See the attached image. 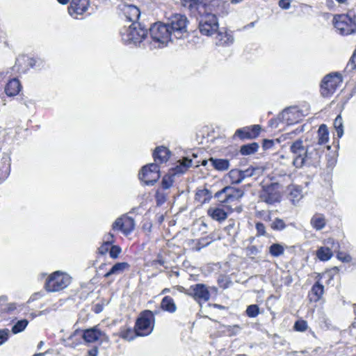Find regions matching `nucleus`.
Listing matches in <instances>:
<instances>
[{"mask_svg": "<svg viewBox=\"0 0 356 356\" xmlns=\"http://www.w3.org/2000/svg\"><path fill=\"white\" fill-rule=\"evenodd\" d=\"M184 6L192 11L196 10L200 15L199 29L204 35L211 36L219 28L218 19L214 14L209 13L208 6L200 0H182Z\"/></svg>", "mask_w": 356, "mask_h": 356, "instance_id": "f257e3e1", "label": "nucleus"}, {"mask_svg": "<svg viewBox=\"0 0 356 356\" xmlns=\"http://www.w3.org/2000/svg\"><path fill=\"white\" fill-rule=\"evenodd\" d=\"M149 30L152 44L154 47H165L169 42H173L175 40L166 23L156 22Z\"/></svg>", "mask_w": 356, "mask_h": 356, "instance_id": "f03ea898", "label": "nucleus"}, {"mask_svg": "<svg viewBox=\"0 0 356 356\" xmlns=\"http://www.w3.org/2000/svg\"><path fill=\"white\" fill-rule=\"evenodd\" d=\"M166 24L175 40L182 39L188 35V20L184 15L171 14L167 17Z\"/></svg>", "mask_w": 356, "mask_h": 356, "instance_id": "7ed1b4c3", "label": "nucleus"}, {"mask_svg": "<svg viewBox=\"0 0 356 356\" xmlns=\"http://www.w3.org/2000/svg\"><path fill=\"white\" fill-rule=\"evenodd\" d=\"M147 30L138 22H133L120 31L122 41L126 44H137L146 37Z\"/></svg>", "mask_w": 356, "mask_h": 356, "instance_id": "20e7f679", "label": "nucleus"}, {"mask_svg": "<svg viewBox=\"0 0 356 356\" xmlns=\"http://www.w3.org/2000/svg\"><path fill=\"white\" fill-rule=\"evenodd\" d=\"M71 283V277L63 272L56 271L47 280L45 288L49 292H56L67 287Z\"/></svg>", "mask_w": 356, "mask_h": 356, "instance_id": "39448f33", "label": "nucleus"}, {"mask_svg": "<svg viewBox=\"0 0 356 356\" xmlns=\"http://www.w3.org/2000/svg\"><path fill=\"white\" fill-rule=\"evenodd\" d=\"M155 318H153V314L150 310H145L138 318L135 331L138 336H147L149 334L154 327Z\"/></svg>", "mask_w": 356, "mask_h": 356, "instance_id": "423d86ee", "label": "nucleus"}, {"mask_svg": "<svg viewBox=\"0 0 356 356\" xmlns=\"http://www.w3.org/2000/svg\"><path fill=\"white\" fill-rule=\"evenodd\" d=\"M334 25L341 35H349L356 31L355 20L348 15H339L334 17Z\"/></svg>", "mask_w": 356, "mask_h": 356, "instance_id": "0eeeda50", "label": "nucleus"}, {"mask_svg": "<svg viewBox=\"0 0 356 356\" xmlns=\"http://www.w3.org/2000/svg\"><path fill=\"white\" fill-rule=\"evenodd\" d=\"M342 83V77L340 74H330L325 76L322 81L321 92L323 97L332 95L337 87Z\"/></svg>", "mask_w": 356, "mask_h": 356, "instance_id": "6e6552de", "label": "nucleus"}, {"mask_svg": "<svg viewBox=\"0 0 356 356\" xmlns=\"http://www.w3.org/2000/svg\"><path fill=\"white\" fill-rule=\"evenodd\" d=\"M159 177V168L157 163H150L144 166L139 173L140 179L146 185H154Z\"/></svg>", "mask_w": 356, "mask_h": 356, "instance_id": "1a4fd4ad", "label": "nucleus"}, {"mask_svg": "<svg viewBox=\"0 0 356 356\" xmlns=\"http://www.w3.org/2000/svg\"><path fill=\"white\" fill-rule=\"evenodd\" d=\"M135 228L134 220L126 215L118 218L112 225L114 231H120L124 235H129Z\"/></svg>", "mask_w": 356, "mask_h": 356, "instance_id": "9d476101", "label": "nucleus"}, {"mask_svg": "<svg viewBox=\"0 0 356 356\" xmlns=\"http://www.w3.org/2000/svg\"><path fill=\"white\" fill-rule=\"evenodd\" d=\"M302 143L301 140H298L290 147L291 152L294 154L293 165L297 168H300L305 164L306 149Z\"/></svg>", "mask_w": 356, "mask_h": 356, "instance_id": "9b49d317", "label": "nucleus"}, {"mask_svg": "<svg viewBox=\"0 0 356 356\" xmlns=\"http://www.w3.org/2000/svg\"><path fill=\"white\" fill-rule=\"evenodd\" d=\"M243 192L238 188L225 187L222 191L216 193V197L223 203H232L238 201L243 195Z\"/></svg>", "mask_w": 356, "mask_h": 356, "instance_id": "f8f14e48", "label": "nucleus"}, {"mask_svg": "<svg viewBox=\"0 0 356 356\" xmlns=\"http://www.w3.org/2000/svg\"><path fill=\"white\" fill-rule=\"evenodd\" d=\"M88 0H72L68 8L69 14L74 18L83 14L88 8Z\"/></svg>", "mask_w": 356, "mask_h": 356, "instance_id": "ddd939ff", "label": "nucleus"}, {"mask_svg": "<svg viewBox=\"0 0 356 356\" xmlns=\"http://www.w3.org/2000/svg\"><path fill=\"white\" fill-rule=\"evenodd\" d=\"M261 128L259 125L255 124L250 127H245L236 131L234 136L241 139H252L257 138Z\"/></svg>", "mask_w": 356, "mask_h": 356, "instance_id": "4468645a", "label": "nucleus"}, {"mask_svg": "<svg viewBox=\"0 0 356 356\" xmlns=\"http://www.w3.org/2000/svg\"><path fill=\"white\" fill-rule=\"evenodd\" d=\"M191 289L192 292L190 293L189 295L192 296L195 299L203 300L204 302L209 300L210 293L204 284H197L192 286Z\"/></svg>", "mask_w": 356, "mask_h": 356, "instance_id": "2eb2a0df", "label": "nucleus"}, {"mask_svg": "<svg viewBox=\"0 0 356 356\" xmlns=\"http://www.w3.org/2000/svg\"><path fill=\"white\" fill-rule=\"evenodd\" d=\"M105 337V334L102 332L97 326L86 330L83 334L84 340L88 343H93L102 340Z\"/></svg>", "mask_w": 356, "mask_h": 356, "instance_id": "dca6fc26", "label": "nucleus"}, {"mask_svg": "<svg viewBox=\"0 0 356 356\" xmlns=\"http://www.w3.org/2000/svg\"><path fill=\"white\" fill-rule=\"evenodd\" d=\"M324 149L321 147L316 146L315 144L308 146L305 153V163L309 161L311 163L316 162L323 153Z\"/></svg>", "mask_w": 356, "mask_h": 356, "instance_id": "f3484780", "label": "nucleus"}, {"mask_svg": "<svg viewBox=\"0 0 356 356\" xmlns=\"http://www.w3.org/2000/svg\"><path fill=\"white\" fill-rule=\"evenodd\" d=\"M327 224L325 216L320 213H315L310 220L311 226L316 231L322 230Z\"/></svg>", "mask_w": 356, "mask_h": 356, "instance_id": "a211bd4d", "label": "nucleus"}, {"mask_svg": "<svg viewBox=\"0 0 356 356\" xmlns=\"http://www.w3.org/2000/svg\"><path fill=\"white\" fill-rule=\"evenodd\" d=\"M170 152L165 147H158L154 152L153 156L156 163L166 162L170 158Z\"/></svg>", "mask_w": 356, "mask_h": 356, "instance_id": "6ab92c4d", "label": "nucleus"}, {"mask_svg": "<svg viewBox=\"0 0 356 356\" xmlns=\"http://www.w3.org/2000/svg\"><path fill=\"white\" fill-rule=\"evenodd\" d=\"M234 42L233 36L227 31H221L217 33L216 37V44L218 46H227L232 44Z\"/></svg>", "mask_w": 356, "mask_h": 356, "instance_id": "aec40b11", "label": "nucleus"}, {"mask_svg": "<svg viewBox=\"0 0 356 356\" xmlns=\"http://www.w3.org/2000/svg\"><path fill=\"white\" fill-rule=\"evenodd\" d=\"M161 308L162 310L167 312L170 314L176 312L177 307L175 300L170 296H165L161 302Z\"/></svg>", "mask_w": 356, "mask_h": 356, "instance_id": "412c9836", "label": "nucleus"}, {"mask_svg": "<svg viewBox=\"0 0 356 356\" xmlns=\"http://www.w3.org/2000/svg\"><path fill=\"white\" fill-rule=\"evenodd\" d=\"M21 89V85L19 80L13 79L9 81L5 87V92L8 96L12 97L17 95Z\"/></svg>", "mask_w": 356, "mask_h": 356, "instance_id": "4be33fe9", "label": "nucleus"}, {"mask_svg": "<svg viewBox=\"0 0 356 356\" xmlns=\"http://www.w3.org/2000/svg\"><path fill=\"white\" fill-rule=\"evenodd\" d=\"M329 140V132L325 124H321L318 130V141L314 143L316 146L321 147Z\"/></svg>", "mask_w": 356, "mask_h": 356, "instance_id": "5701e85b", "label": "nucleus"}, {"mask_svg": "<svg viewBox=\"0 0 356 356\" xmlns=\"http://www.w3.org/2000/svg\"><path fill=\"white\" fill-rule=\"evenodd\" d=\"M129 268V264L127 262H118L116 263L113 267L108 271L105 275V277H109L113 275H120L125 270Z\"/></svg>", "mask_w": 356, "mask_h": 356, "instance_id": "b1692460", "label": "nucleus"}, {"mask_svg": "<svg viewBox=\"0 0 356 356\" xmlns=\"http://www.w3.org/2000/svg\"><path fill=\"white\" fill-rule=\"evenodd\" d=\"M17 309V305L14 302H8L6 296L0 297V314L11 313Z\"/></svg>", "mask_w": 356, "mask_h": 356, "instance_id": "393cba45", "label": "nucleus"}, {"mask_svg": "<svg viewBox=\"0 0 356 356\" xmlns=\"http://www.w3.org/2000/svg\"><path fill=\"white\" fill-rule=\"evenodd\" d=\"M208 215L212 218V219L217 221H222L227 218V213L221 208L219 207H211L208 209Z\"/></svg>", "mask_w": 356, "mask_h": 356, "instance_id": "a878e982", "label": "nucleus"}, {"mask_svg": "<svg viewBox=\"0 0 356 356\" xmlns=\"http://www.w3.org/2000/svg\"><path fill=\"white\" fill-rule=\"evenodd\" d=\"M324 293V286L318 282H316L311 289V299L315 302L318 301Z\"/></svg>", "mask_w": 356, "mask_h": 356, "instance_id": "bb28decb", "label": "nucleus"}, {"mask_svg": "<svg viewBox=\"0 0 356 356\" xmlns=\"http://www.w3.org/2000/svg\"><path fill=\"white\" fill-rule=\"evenodd\" d=\"M209 161L213 168L219 171L227 170L229 168V161L227 159L211 158Z\"/></svg>", "mask_w": 356, "mask_h": 356, "instance_id": "cd10ccee", "label": "nucleus"}, {"mask_svg": "<svg viewBox=\"0 0 356 356\" xmlns=\"http://www.w3.org/2000/svg\"><path fill=\"white\" fill-rule=\"evenodd\" d=\"M124 13L127 15L129 22H132V23L137 22L136 20L138 19L140 14L139 9L134 5L127 6Z\"/></svg>", "mask_w": 356, "mask_h": 356, "instance_id": "c85d7f7f", "label": "nucleus"}, {"mask_svg": "<svg viewBox=\"0 0 356 356\" xmlns=\"http://www.w3.org/2000/svg\"><path fill=\"white\" fill-rule=\"evenodd\" d=\"M316 255L321 261H327L333 255L330 247H321L316 252Z\"/></svg>", "mask_w": 356, "mask_h": 356, "instance_id": "c756f323", "label": "nucleus"}, {"mask_svg": "<svg viewBox=\"0 0 356 356\" xmlns=\"http://www.w3.org/2000/svg\"><path fill=\"white\" fill-rule=\"evenodd\" d=\"M227 178L229 179V182L232 184H238L243 181L241 170L237 169L231 170L227 174Z\"/></svg>", "mask_w": 356, "mask_h": 356, "instance_id": "7c9ffc66", "label": "nucleus"}, {"mask_svg": "<svg viewBox=\"0 0 356 356\" xmlns=\"http://www.w3.org/2000/svg\"><path fill=\"white\" fill-rule=\"evenodd\" d=\"M259 145L257 143H252L241 146L240 152L242 155H250L257 151Z\"/></svg>", "mask_w": 356, "mask_h": 356, "instance_id": "2f4dec72", "label": "nucleus"}, {"mask_svg": "<svg viewBox=\"0 0 356 356\" xmlns=\"http://www.w3.org/2000/svg\"><path fill=\"white\" fill-rule=\"evenodd\" d=\"M179 165L176 166V173H184L186 170L191 166L192 160L188 158H184L182 160L178 161Z\"/></svg>", "mask_w": 356, "mask_h": 356, "instance_id": "473e14b6", "label": "nucleus"}, {"mask_svg": "<svg viewBox=\"0 0 356 356\" xmlns=\"http://www.w3.org/2000/svg\"><path fill=\"white\" fill-rule=\"evenodd\" d=\"M295 113V108H286L282 112L280 116L282 120L285 121L287 124H293L294 122L293 117Z\"/></svg>", "mask_w": 356, "mask_h": 356, "instance_id": "72a5a7b5", "label": "nucleus"}, {"mask_svg": "<svg viewBox=\"0 0 356 356\" xmlns=\"http://www.w3.org/2000/svg\"><path fill=\"white\" fill-rule=\"evenodd\" d=\"M284 252V248L280 243H273L269 247V253L275 257L282 255Z\"/></svg>", "mask_w": 356, "mask_h": 356, "instance_id": "f704fd0d", "label": "nucleus"}, {"mask_svg": "<svg viewBox=\"0 0 356 356\" xmlns=\"http://www.w3.org/2000/svg\"><path fill=\"white\" fill-rule=\"evenodd\" d=\"M334 127L337 131V135L341 138L343 134V120L341 115H338L334 121Z\"/></svg>", "mask_w": 356, "mask_h": 356, "instance_id": "c9c22d12", "label": "nucleus"}, {"mask_svg": "<svg viewBox=\"0 0 356 356\" xmlns=\"http://www.w3.org/2000/svg\"><path fill=\"white\" fill-rule=\"evenodd\" d=\"M29 322L26 319L18 321L12 327V332L17 334L22 332L27 326Z\"/></svg>", "mask_w": 356, "mask_h": 356, "instance_id": "e433bc0d", "label": "nucleus"}, {"mask_svg": "<svg viewBox=\"0 0 356 356\" xmlns=\"http://www.w3.org/2000/svg\"><path fill=\"white\" fill-rule=\"evenodd\" d=\"M261 199L265 202L272 204L279 201L280 196L277 193H264L261 196Z\"/></svg>", "mask_w": 356, "mask_h": 356, "instance_id": "4c0bfd02", "label": "nucleus"}, {"mask_svg": "<svg viewBox=\"0 0 356 356\" xmlns=\"http://www.w3.org/2000/svg\"><path fill=\"white\" fill-rule=\"evenodd\" d=\"M168 194L163 191L159 189L156 193V200L157 205H162L167 200Z\"/></svg>", "mask_w": 356, "mask_h": 356, "instance_id": "58836bf2", "label": "nucleus"}, {"mask_svg": "<svg viewBox=\"0 0 356 356\" xmlns=\"http://www.w3.org/2000/svg\"><path fill=\"white\" fill-rule=\"evenodd\" d=\"M136 334V331L132 330L131 329H126L122 330L120 333V337L122 339H124L127 341H131L135 338V335Z\"/></svg>", "mask_w": 356, "mask_h": 356, "instance_id": "ea45409f", "label": "nucleus"}, {"mask_svg": "<svg viewBox=\"0 0 356 356\" xmlns=\"http://www.w3.org/2000/svg\"><path fill=\"white\" fill-rule=\"evenodd\" d=\"M286 227V225L283 220L280 218H275L271 223V228L274 230H283Z\"/></svg>", "mask_w": 356, "mask_h": 356, "instance_id": "a19ab883", "label": "nucleus"}, {"mask_svg": "<svg viewBox=\"0 0 356 356\" xmlns=\"http://www.w3.org/2000/svg\"><path fill=\"white\" fill-rule=\"evenodd\" d=\"M246 313L249 317L254 318L259 313V307L257 305H251L248 307Z\"/></svg>", "mask_w": 356, "mask_h": 356, "instance_id": "79ce46f5", "label": "nucleus"}, {"mask_svg": "<svg viewBox=\"0 0 356 356\" xmlns=\"http://www.w3.org/2000/svg\"><path fill=\"white\" fill-rule=\"evenodd\" d=\"M173 184V179L171 176H164L161 181V187L163 190L170 188Z\"/></svg>", "mask_w": 356, "mask_h": 356, "instance_id": "37998d69", "label": "nucleus"}, {"mask_svg": "<svg viewBox=\"0 0 356 356\" xmlns=\"http://www.w3.org/2000/svg\"><path fill=\"white\" fill-rule=\"evenodd\" d=\"M307 323L304 320H299L295 323L294 329L298 332H304L307 329Z\"/></svg>", "mask_w": 356, "mask_h": 356, "instance_id": "c03bdc74", "label": "nucleus"}, {"mask_svg": "<svg viewBox=\"0 0 356 356\" xmlns=\"http://www.w3.org/2000/svg\"><path fill=\"white\" fill-rule=\"evenodd\" d=\"M122 249L118 245H112L110 248L109 255L112 259H117L121 253Z\"/></svg>", "mask_w": 356, "mask_h": 356, "instance_id": "a18cd8bd", "label": "nucleus"}, {"mask_svg": "<svg viewBox=\"0 0 356 356\" xmlns=\"http://www.w3.org/2000/svg\"><path fill=\"white\" fill-rule=\"evenodd\" d=\"M290 195L292 197V201L296 202L300 200L302 197V191L299 188H293L291 193Z\"/></svg>", "mask_w": 356, "mask_h": 356, "instance_id": "49530a36", "label": "nucleus"}, {"mask_svg": "<svg viewBox=\"0 0 356 356\" xmlns=\"http://www.w3.org/2000/svg\"><path fill=\"white\" fill-rule=\"evenodd\" d=\"M256 171L255 168H248L245 170H241V177H243V180L247 177H252L254 175V172Z\"/></svg>", "mask_w": 356, "mask_h": 356, "instance_id": "de8ad7c7", "label": "nucleus"}, {"mask_svg": "<svg viewBox=\"0 0 356 356\" xmlns=\"http://www.w3.org/2000/svg\"><path fill=\"white\" fill-rule=\"evenodd\" d=\"M9 333L10 332L8 329L0 330V345H2L8 340Z\"/></svg>", "mask_w": 356, "mask_h": 356, "instance_id": "09e8293b", "label": "nucleus"}, {"mask_svg": "<svg viewBox=\"0 0 356 356\" xmlns=\"http://www.w3.org/2000/svg\"><path fill=\"white\" fill-rule=\"evenodd\" d=\"M257 235L264 236L266 234V227L261 222H257L256 224Z\"/></svg>", "mask_w": 356, "mask_h": 356, "instance_id": "8fccbe9b", "label": "nucleus"}, {"mask_svg": "<svg viewBox=\"0 0 356 356\" xmlns=\"http://www.w3.org/2000/svg\"><path fill=\"white\" fill-rule=\"evenodd\" d=\"M325 244L327 245L326 247H330L331 250L337 249L338 248V245L334 242V240L332 238H329L325 241Z\"/></svg>", "mask_w": 356, "mask_h": 356, "instance_id": "3c124183", "label": "nucleus"}, {"mask_svg": "<svg viewBox=\"0 0 356 356\" xmlns=\"http://www.w3.org/2000/svg\"><path fill=\"white\" fill-rule=\"evenodd\" d=\"M348 67H350L352 70L356 68V49L348 63Z\"/></svg>", "mask_w": 356, "mask_h": 356, "instance_id": "603ef678", "label": "nucleus"}, {"mask_svg": "<svg viewBox=\"0 0 356 356\" xmlns=\"http://www.w3.org/2000/svg\"><path fill=\"white\" fill-rule=\"evenodd\" d=\"M240 327L238 325H233V326H228L227 328V331L230 332L229 334H236L238 331L240 330Z\"/></svg>", "mask_w": 356, "mask_h": 356, "instance_id": "864d4df0", "label": "nucleus"}, {"mask_svg": "<svg viewBox=\"0 0 356 356\" xmlns=\"http://www.w3.org/2000/svg\"><path fill=\"white\" fill-rule=\"evenodd\" d=\"M113 234H111V233H108L107 234H106L104 237V242L105 243H108V245H111L113 243Z\"/></svg>", "mask_w": 356, "mask_h": 356, "instance_id": "5fc2aeb1", "label": "nucleus"}, {"mask_svg": "<svg viewBox=\"0 0 356 356\" xmlns=\"http://www.w3.org/2000/svg\"><path fill=\"white\" fill-rule=\"evenodd\" d=\"M110 245L108 243H104L99 248V252L102 254H106L109 250Z\"/></svg>", "mask_w": 356, "mask_h": 356, "instance_id": "6e6d98bb", "label": "nucleus"}, {"mask_svg": "<svg viewBox=\"0 0 356 356\" xmlns=\"http://www.w3.org/2000/svg\"><path fill=\"white\" fill-rule=\"evenodd\" d=\"M290 0H280L279 6L283 9H288L290 7Z\"/></svg>", "mask_w": 356, "mask_h": 356, "instance_id": "4d7b16f0", "label": "nucleus"}, {"mask_svg": "<svg viewBox=\"0 0 356 356\" xmlns=\"http://www.w3.org/2000/svg\"><path fill=\"white\" fill-rule=\"evenodd\" d=\"M165 264V261L159 255L157 259L152 261V266H156V264H159L160 266H164Z\"/></svg>", "mask_w": 356, "mask_h": 356, "instance_id": "13d9d810", "label": "nucleus"}, {"mask_svg": "<svg viewBox=\"0 0 356 356\" xmlns=\"http://www.w3.org/2000/svg\"><path fill=\"white\" fill-rule=\"evenodd\" d=\"M274 142L272 140H264L263 146L265 149H270L273 145Z\"/></svg>", "mask_w": 356, "mask_h": 356, "instance_id": "bf43d9fd", "label": "nucleus"}, {"mask_svg": "<svg viewBox=\"0 0 356 356\" xmlns=\"http://www.w3.org/2000/svg\"><path fill=\"white\" fill-rule=\"evenodd\" d=\"M97 355L98 348L97 347H94L88 352V356H97Z\"/></svg>", "mask_w": 356, "mask_h": 356, "instance_id": "052dcab7", "label": "nucleus"}, {"mask_svg": "<svg viewBox=\"0 0 356 356\" xmlns=\"http://www.w3.org/2000/svg\"><path fill=\"white\" fill-rule=\"evenodd\" d=\"M204 239H202L199 241L198 245H201L200 247L197 248V250H200L202 247L207 245L210 243V242L206 243V244L203 243Z\"/></svg>", "mask_w": 356, "mask_h": 356, "instance_id": "680f3d73", "label": "nucleus"}, {"mask_svg": "<svg viewBox=\"0 0 356 356\" xmlns=\"http://www.w3.org/2000/svg\"><path fill=\"white\" fill-rule=\"evenodd\" d=\"M170 292V289L169 288H165L161 291V294H165V293H168Z\"/></svg>", "mask_w": 356, "mask_h": 356, "instance_id": "e2e57ef3", "label": "nucleus"}, {"mask_svg": "<svg viewBox=\"0 0 356 356\" xmlns=\"http://www.w3.org/2000/svg\"><path fill=\"white\" fill-rule=\"evenodd\" d=\"M61 4H67L69 1V0H57Z\"/></svg>", "mask_w": 356, "mask_h": 356, "instance_id": "0e129e2a", "label": "nucleus"}, {"mask_svg": "<svg viewBox=\"0 0 356 356\" xmlns=\"http://www.w3.org/2000/svg\"><path fill=\"white\" fill-rule=\"evenodd\" d=\"M152 313L153 314V318H154V316L155 315H157L160 313V310L159 309H157V310H155V311H152Z\"/></svg>", "mask_w": 356, "mask_h": 356, "instance_id": "69168bd1", "label": "nucleus"}, {"mask_svg": "<svg viewBox=\"0 0 356 356\" xmlns=\"http://www.w3.org/2000/svg\"><path fill=\"white\" fill-rule=\"evenodd\" d=\"M343 261H346V262L350 261V256L345 257L343 259Z\"/></svg>", "mask_w": 356, "mask_h": 356, "instance_id": "338daca9", "label": "nucleus"}, {"mask_svg": "<svg viewBox=\"0 0 356 356\" xmlns=\"http://www.w3.org/2000/svg\"><path fill=\"white\" fill-rule=\"evenodd\" d=\"M45 354H46V353H36V354L33 355V356H44Z\"/></svg>", "mask_w": 356, "mask_h": 356, "instance_id": "774afa93", "label": "nucleus"}]
</instances>
